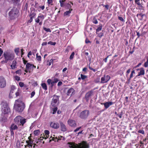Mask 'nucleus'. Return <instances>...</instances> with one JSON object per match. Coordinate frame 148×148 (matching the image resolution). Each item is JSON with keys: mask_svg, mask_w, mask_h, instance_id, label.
<instances>
[{"mask_svg": "<svg viewBox=\"0 0 148 148\" xmlns=\"http://www.w3.org/2000/svg\"><path fill=\"white\" fill-rule=\"evenodd\" d=\"M15 89V86H14L12 85L11 87V92L13 91Z\"/></svg>", "mask_w": 148, "mask_h": 148, "instance_id": "774afa93", "label": "nucleus"}, {"mask_svg": "<svg viewBox=\"0 0 148 148\" xmlns=\"http://www.w3.org/2000/svg\"><path fill=\"white\" fill-rule=\"evenodd\" d=\"M19 49L18 47L15 48L14 49V51L16 55H18V54L19 52Z\"/></svg>", "mask_w": 148, "mask_h": 148, "instance_id": "c9c22d12", "label": "nucleus"}, {"mask_svg": "<svg viewBox=\"0 0 148 148\" xmlns=\"http://www.w3.org/2000/svg\"><path fill=\"white\" fill-rule=\"evenodd\" d=\"M50 126L52 128L58 129L59 128L60 125L58 123L51 122L50 123Z\"/></svg>", "mask_w": 148, "mask_h": 148, "instance_id": "9b49d317", "label": "nucleus"}, {"mask_svg": "<svg viewBox=\"0 0 148 148\" xmlns=\"http://www.w3.org/2000/svg\"><path fill=\"white\" fill-rule=\"evenodd\" d=\"M35 91H34L32 92L31 93V96L30 97L31 98H32V97H33L34 96V95H35Z\"/></svg>", "mask_w": 148, "mask_h": 148, "instance_id": "680f3d73", "label": "nucleus"}, {"mask_svg": "<svg viewBox=\"0 0 148 148\" xmlns=\"http://www.w3.org/2000/svg\"><path fill=\"white\" fill-rule=\"evenodd\" d=\"M18 128V127L16 125H15L13 123L10 126V130H17Z\"/></svg>", "mask_w": 148, "mask_h": 148, "instance_id": "aec40b11", "label": "nucleus"}, {"mask_svg": "<svg viewBox=\"0 0 148 148\" xmlns=\"http://www.w3.org/2000/svg\"><path fill=\"white\" fill-rule=\"evenodd\" d=\"M16 146L18 147H20V141L18 140L16 143Z\"/></svg>", "mask_w": 148, "mask_h": 148, "instance_id": "338daca9", "label": "nucleus"}, {"mask_svg": "<svg viewBox=\"0 0 148 148\" xmlns=\"http://www.w3.org/2000/svg\"><path fill=\"white\" fill-rule=\"evenodd\" d=\"M17 64L16 61L15 60H14L12 62V64L10 66L12 69H14L17 68Z\"/></svg>", "mask_w": 148, "mask_h": 148, "instance_id": "a211bd4d", "label": "nucleus"}, {"mask_svg": "<svg viewBox=\"0 0 148 148\" xmlns=\"http://www.w3.org/2000/svg\"><path fill=\"white\" fill-rule=\"evenodd\" d=\"M13 3L14 5H18L20 2V0H11Z\"/></svg>", "mask_w": 148, "mask_h": 148, "instance_id": "4be33fe9", "label": "nucleus"}, {"mask_svg": "<svg viewBox=\"0 0 148 148\" xmlns=\"http://www.w3.org/2000/svg\"><path fill=\"white\" fill-rule=\"evenodd\" d=\"M74 91L75 90L73 88H71L67 91L66 94L67 95L69 96L71 93H73Z\"/></svg>", "mask_w": 148, "mask_h": 148, "instance_id": "5701e85b", "label": "nucleus"}, {"mask_svg": "<svg viewBox=\"0 0 148 148\" xmlns=\"http://www.w3.org/2000/svg\"><path fill=\"white\" fill-rule=\"evenodd\" d=\"M51 108V109L53 111L52 114H56L58 110V108L57 106L52 107Z\"/></svg>", "mask_w": 148, "mask_h": 148, "instance_id": "393cba45", "label": "nucleus"}, {"mask_svg": "<svg viewBox=\"0 0 148 148\" xmlns=\"http://www.w3.org/2000/svg\"><path fill=\"white\" fill-rule=\"evenodd\" d=\"M40 19L39 18H36L35 19V21L36 23H39V25H41L42 23V21L40 19Z\"/></svg>", "mask_w": 148, "mask_h": 148, "instance_id": "bb28decb", "label": "nucleus"}, {"mask_svg": "<svg viewBox=\"0 0 148 148\" xmlns=\"http://www.w3.org/2000/svg\"><path fill=\"white\" fill-rule=\"evenodd\" d=\"M67 123L71 127L75 128L77 126L76 122L73 119H69L67 121Z\"/></svg>", "mask_w": 148, "mask_h": 148, "instance_id": "1a4fd4ad", "label": "nucleus"}, {"mask_svg": "<svg viewBox=\"0 0 148 148\" xmlns=\"http://www.w3.org/2000/svg\"><path fill=\"white\" fill-rule=\"evenodd\" d=\"M86 29L87 30L88 32H89L90 31L89 29L90 30V31H91L92 30V27H90V26H88L86 27Z\"/></svg>", "mask_w": 148, "mask_h": 148, "instance_id": "5fc2aeb1", "label": "nucleus"}, {"mask_svg": "<svg viewBox=\"0 0 148 148\" xmlns=\"http://www.w3.org/2000/svg\"><path fill=\"white\" fill-rule=\"evenodd\" d=\"M36 68V66H34L32 64H31L30 63H27L26 65V69L25 70V71L26 73L29 72H30V71H29V69H31V68Z\"/></svg>", "mask_w": 148, "mask_h": 148, "instance_id": "6e6552de", "label": "nucleus"}, {"mask_svg": "<svg viewBox=\"0 0 148 148\" xmlns=\"http://www.w3.org/2000/svg\"><path fill=\"white\" fill-rule=\"evenodd\" d=\"M40 131L39 130H34V134L35 136H38L40 134Z\"/></svg>", "mask_w": 148, "mask_h": 148, "instance_id": "c756f323", "label": "nucleus"}, {"mask_svg": "<svg viewBox=\"0 0 148 148\" xmlns=\"http://www.w3.org/2000/svg\"><path fill=\"white\" fill-rule=\"evenodd\" d=\"M47 82L48 84L49 85L50 84H51V82H52V81L51 79H47Z\"/></svg>", "mask_w": 148, "mask_h": 148, "instance_id": "69168bd1", "label": "nucleus"}, {"mask_svg": "<svg viewBox=\"0 0 148 148\" xmlns=\"http://www.w3.org/2000/svg\"><path fill=\"white\" fill-rule=\"evenodd\" d=\"M102 28V25L100 24L98 26V27L96 29V32H99V31L101 30Z\"/></svg>", "mask_w": 148, "mask_h": 148, "instance_id": "2f4dec72", "label": "nucleus"}, {"mask_svg": "<svg viewBox=\"0 0 148 148\" xmlns=\"http://www.w3.org/2000/svg\"><path fill=\"white\" fill-rule=\"evenodd\" d=\"M18 84L19 86L21 87H23L24 86V84L23 82H20Z\"/></svg>", "mask_w": 148, "mask_h": 148, "instance_id": "864d4df0", "label": "nucleus"}, {"mask_svg": "<svg viewBox=\"0 0 148 148\" xmlns=\"http://www.w3.org/2000/svg\"><path fill=\"white\" fill-rule=\"evenodd\" d=\"M2 56L0 58V59H3L1 62V64L7 63L8 61H12L15 58V54L13 52L7 50L3 52V49L0 48V57Z\"/></svg>", "mask_w": 148, "mask_h": 148, "instance_id": "f257e3e1", "label": "nucleus"}, {"mask_svg": "<svg viewBox=\"0 0 148 148\" xmlns=\"http://www.w3.org/2000/svg\"><path fill=\"white\" fill-rule=\"evenodd\" d=\"M22 59L23 62V63H24V64H27L26 63L27 62V61L25 60L24 58H22Z\"/></svg>", "mask_w": 148, "mask_h": 148, "instance_id": "13d9d810", "label": "nucleus"}, {"mask_svg": "<svg viewBox=\"0 0 148 148\" xmlns=\"http://www.w3.org/2000/svg\"><path fill=\"white\" fill-rule=\"evenodd\" d=\"M66 0H60L59 1V2L60 4V6L62 7H64L65 5V3L64 2Z\"/></svg>", "mask_w": 148, "mask_h": 148, "instance_id": "b1692460", "label": "nucleus"}, {"mask_svg": "<svg viewBox=\"0 0 148 148\" xmlns=\"http://www.w3.org/2000/svg\"><path fill=\"white\" fill-rule=\"evenodd\" d=\"M102 5L103 7H105L107 10H108L109 9V5H104L102 4Z\"/></svg>", "mask_w": 148, "mask_h": 148, "instance_id": "8fccbe9b", "label": "nucleus"}, {"mask_svg": "<svg viewBox=\"0 0 148 148\" xmlns=\"http://www.w3.org/2000/svg\"><path fill=\"white\" fill-rule=\"evenodd\" d=\"M86 77H87V76L86 75H83L82 74H81V78L82 79H83V80Z\"/></svg>", "mask_w": 148, "mask_h": 148, "instance_id": "49530a36", "label": "nucleus"}, {"mask_svg": "<svg viewBox=\"0 0 148 148\" xmlns=\"http://www.w3.org/2000/svg\"><path fill=\"white\" fill-rule=\"evenodd\" d=\"M72 9H71V10H67L64 13V16H66L69 15V14L71 13V11H72Z\"/></svg>", "mask_w": 148, "mask_h": 148, "instance_id": "cd10ccee", "label": "nucleus"}, {"mask_svg": "<svg viewBox=\"0 0 148 148\" xmlns=\"http://www.w3.org/2000/svg\"><path fill=\"white\" fill-rule=\"evenodd\" d=\"M53 59H51L50 60H48L47 62V65L48 66L51 65V63H53Z\"/></svg>", "mask_w": 148, "mask_h": 148, "instance_id": "72a5a7b5", "label": "nucleus"}, {"mask_svg": "<svg viewBox=\"0 0 148 148\" xmlns=\"http://www.w3.org/2000/svg\"><path fill=\"white\" fill-rule=\"evenodd\" d=\"M44 133L45 134V136H49V132L48 130H45L44 131Z\"/></svg>", "mask_w": 148, "mask_h": 148, "instance_id": "a19ab883", "label": "nucleus"}, {"mask_svg": "<svg viewBox=\"0 0 148 148\" xmlns=\"http://www.w3.org/2000/svg\"><path fill=\"white\" fill-rule=\"evenodd\" d=\"M36 13L34 12H32V11H31L29 15V16L30 17H34L36 15Z\"/></svg>", "mask_w": 148, "mask_h": 148, "instance_id": "f704fd0d", "label": "nucleus"}, {"mask_svg": "<svg viewBox=\"0 0 148 148\" xmlns=\"http://www.w3.org/2000/svg\"><path fill=\"white\" fill-rule=\"evenodd\" d=\"M44 138V137H40V138L38 139V141L36 142V143H38V142H40V143H42V140H43V139Z\"/></svg>", "mask_w": 148, "mask_h": 148, "instance_id": "ea45409f", "label": "nucleus"}, {"mask_svg": "<svg viewBox=\"0 0 148 148\" xmlns=\"http://www.w3.org/2000/svg\"><path fill=\"white\" fill-rule=\"evenodd\" d=\"M110 77L108 75H107L106 76H104L101 77V82L102 83H106L110 80Z\"/></svg>", "mask_w": 148, "mask_h": 148, "instance_id": "f8f14e48", "label": "nucleus"}, {"mask_svg": "<svg viewBox=\"0 0 148 148\" xmlns=\"http://www.w3.org/2000/svg\"><path fill=\"white\" fill-rule=\"evenodd\" d=\"M114 103L112 101L106 102L105 103H101V104L104 105L105 108L106 109L108 108L110 106L113 105Z\"/></svg>", "mask_w": 148, "mask_h": 148, "instance_id": "4468645a", "label": "nucleus"}, {"mask_svg": "<svg viewBox=\"0 0 148 148\" xmlns=\"http://www.w3.org/2000/svg\"><path fill=\"white\" fill-rule=\"evenodd\" d=\"M15 73L16 74H21V69H19L16 71Z\"/></svg>", "mask_w": 148, "mask_h": 148, "instance_id": "0e129e2a", "label": "nucleus"}, {"mask_svg": "<svg viewBox=\"0 0 148 148\" xmlns=\"http://www.w3.org/2000/svg\"><path fill=\"white\" fill-rule=\"evenodd\" d=\"M6 85V82L4 78L2 76L0 77V88H4Z\"/></svg>", "mask_w": 148, "mask_h": 148, "instance_id": "9d476101", "label": "nucleus"}, {"mask_svg": "<svg viewBox=\"0 0 148 148\" xmlns=\"http://www.w3.org/2000/svg\"><path fill=\"white\" fill-rule=\"evenodd\" d=\"M96 33L97 34V36L100 38H101L103 35V33L102 32L100 33L99 32H96Z\"/></svg>", "mask_w": 148, "mask_h": 148, "instance_id": "4c0bfd02", "label": "nucleus"}, {"mask_svg": "<svg viewBox=\"0 0 148 148\" xmlns=\"http://www.w3.org/2000/svg\"><path fill=\"white\" fill-rule=\"evenodd\" d=\"M1 105L2 109V113L1 116H3V114H8L10 111V109L8 107L7 103L5 101H2Z\"/></svg>", "mask_w": 148, "mask_h": 148, "instance_id": "20e7f679", "label": "nucleus"}, {"mask_svg": "<svg viewBox=\"0 0 148 148\" xmlns=\"http://www.w3.org/2000/svg\"><path fill=\"white\" fill-rule=\"evenodd\" d=\"M22 117L20 116H16L14 119V122L16 124L18 125Z\"/></svg>", "mask_w": 148, "mask_h": 148, "instance_id": "2eb2a0df", "label": "nucleus"}, {"mask_svg": "<svg viewBox=\"0 0 148 148\" xmlns=\"http://www.w3.org/2000/svg\"><path fill=\"white\" fill-rule=\"evenodd\" d=\"M60 96L54 95L53 96V98L52 99L51 104L50 107L51 108L52 107L57 106L59 102V98Z\"/></svg>", "mask_w": 148, "mask_h": 148, "instance_id": "39448f33", "label": "nucleus"}, {"mask_svg": "<svg viewBox=\"0 0 148 148\" xmlns=\"http://www.w3.org/2000/svg\"><path fill=\"white\" fill-rule=\"evenodd\" d=\"M74 55L75 53L74 52H73L70 56L69 59L70 60H71L73 59Z\"/></svg>", "mask_w": 148, "mask_h": 148, "instance_id": "79ce46f5", "label": "nucleus"}, {"mask_svg": "<svg viewBox=\"0 0 148 148\" xmlns=\"http://www.w3.org/2000/svg\"><path fill=\"white\" fill-rule=\"evenodd\" d=\"M26 122V120L23 117L22 118L19 124H18L19 125H21L23 126L24 124Z\"/></svg>", "mask_w": 148, "mask_h": 148, "instance_id": "6ab92c4d", "label": "nucleus"}, {"mask_svg": "<svg viewBox=\"0 0 148 148\" xmlns=\"http://www.w3.org/2000/svg\"><path fill=\"white\" fill-rule=\"evenodd\" d=\"M28 3H26L25 5L24 8V10H25L26 11L27 10L28 8Z\"/></svg>", "mask_w": 148, "mask_h": 148, "instance_id": "052dcab7", "label": "nucleus"}, {"mask_svg": "<svg viewBox=\"0 0 148 148\" xmlns=\"http://www.w3.org/2000/svg\"><path fill=\"white\" fill-rule=\"evenodd\" d=\"M47 3L49 5H53V1L52 0H47Z\"/></svg>", "mask_w": 148, "mask_h": 148, "instance_id": "3c124183", "label": "nucleus"}, {"mask_svg": "<svg viewBox=\"0 0 148 148\" xmlns=\"http://www.w3.org/2000/svg\"><path fill=\"white\" fill-rule=\"evenodd\" d=\"M64 7L67 10H71V9H72L71 6V4L69 3H66Z\"/></svg>", "mask_w": 148, "mask_h": 148, "instance_id": "a878e982", "label": "nucleus"}, {"mask_svg": "<svg viewBox=\"0 0 148 148\" xmlns=\"http://www.w3.org/2000/svg\"><path fill=\"white\" fill-rule=\"evenodd\" d=\"M19 11L15 7H13L8 13L9 17L11 20H14L19 16Z\"/></svg>", "mask_w": 148, "mask_h": 148, "instance_id": "7ed1b4c3", "label": "nucleus"}, {"mask_svg": "<svg viewBox=\"0 0 148 148\" xmlns=\"http://www.w3.org/2000/svg\"><path fill=\"white\" fill-rule=\"evenodd\" d=\"M38 53H36V59L38 62H40L41 61V57L40 56H38Z\"/></svg>", "mask_w": 148, "mask_h": 148, "instance_id": "c85d7f7f", "label": "nucleus"}, {"mask_svg": "<svg viewBox=\"0 0 148 148\" xmlns=\"http://www.w3.org/2000/svg\"><path fill=\"white\" fill-rule=\"evenodd\" d=\"M136 70L137 71H140V72L138 73V74L136 77H138L141 75H143L145 74V71L144 68H141L140 69H137Z\"/></svg>", "mask_w": 148, "mask_h": 148, "instance_id": "ddd939ff", "label": "nucleus"}, {"mask_svg": "<svg viewBox=\"0 0 148 148\" xmlns=\"http://www.w3.org/2000/svg\"><path fill=\"white\" fill-rule=\"evenodd\" d=\"M131 71V69H129L127 70V71L126 72V77L127 78L128 77V74L130 73V72Z\"/></svg>", "mask_w": 148, "mask_h": 148, "instance_id": "37998d69", "label": "nucleus"}, {"mask_svg": "<svg viewBox=\"0 0 148 148\" xmlns=\"http://www.w3.org/2000/svg\"><path fill=\"white\" fill-rule=\"evenodd\" d=\"M92 95V92L91 91L88 92L86 94L85 97L87 101H88L89 100L90 98L91 97Z\"/></svg>", "mask_w": 148, "mask_h": 148, "instance_id": "f3484780", "label": "nucleus"}, {"mask_svg": "<svg viewBox=\"0 0 148 148\" xmlns=\"http://www.w3.org/2000/svg\"><path fill=\"white\" fill-rule=\"evenodd\" d=\"M42 88L45 90H47V86L45 83H42L41 84Z\"/></svg>", "mask_w": 148, "mask_h": 148, "instance_id": "7c9ffc66", "label": "nucleus"}, {"mask_svg": "<svg viewBox=\"0 0 148 148\" xmlns=\"http://www.w3.org/2000/svg\"><path fill=\"white\" fill-rule=\"evenodd\" d=\"M89 113V111L88 110H85L80 113L79 116L81 119H85L88 117Z\"/></svg>", "mask_w": 148, "mask_h": 148, "instance_id": "423d86ee", "label": "nucleus"}, {"mask_svg": "<svg viewBox=\"0 0 148 148\" xmlns=\"http://www.w3.org/2000/svg\"><path fill=\"white\" fill-rule=\"evenodd\" d=\"M135 71L134 70H132L131 71L130 77L128 78H127V81H128L129 82H130V81L131 80V79L133 77L134 74H135Z\"/></svg>", "mask_w": 148, "mask_h": 148, "instance_id": "412c9836", "label": "nucleus"}, {"mask_svg": "<svg viewBox=\"0 0 148 148\" xmlns=\"http://www.w3.org/2000/svg\"><path fill=\"white\" fill-rule=\"evenodd\" d=\"M32 146V145L29 144H27L26 145H25V147H26V148H31Z\"/></svg>", "mask_w": 148, "mask_h": 148, "instance_id": "c03bdc74", "label": "nucleus"}, {"mask_svg": "<svg viewBox=\"0 0 148 148\" xmlns=\"http://www.w3.org/2000/svg\"><path fill=\"white\" fill-rule=\"evenodd\" d=\"M38 16V18H39L40 19H41V20L42 21L43 20L44 18V16L43 15H42L41 14H40Z\"/></svg>", "mask_w": 148, "mask_h": 148, "instance_id": "e433bc0d", "label": "nucleus"}, {"mask_svg": "<svg viewBox=\"0 0 148 148\" xmlns=\"http://www.w3.org/2000/svg\"><path fill=\"white\" fill-rule=\"evenodd\" d=\"M43 29L46 32H51V31L49 28H47L46 27H44Z\"/></svg>", "mask_w": 148, "mask_h": 148, "instance_id": "a18cd8bd", "label": "nucleus"}, {"mask_svg": "<svg viewBox=\"0 0 148 148\" xmlns=\"http://www.w3.org/2000/svg\"><path fill=\"white\" fill-rule=\"evenodd\" d=\"M111 56V55H108V56H107L106 58H105L104 59H103V61L105 62H107L108 58V57L109 56Z\"/></svg>", "mask_w": 148, "mask_h": 148, "instance_id": "bf43d9fd", "label": "nucleus"}, {"mask_svg": "<svg viewBox=\"0 0 148 148\" xmlns=\"http://www.w3.org/2000/svg\"><path fill=\"white\" fill-rule=\"evenodd\" d=\"M118 19L120 20L121 21L124 22H125V20L124 19L121 17L119 16L118 17Z\"/></svg>", "mask_w": 148, "mask_h": 148, "instance_id": "de8ad7c7", "label": "nucleus"}, {"mask_svg": "<svg viewBox=\"0 0 148 148\" xmlns=\"http://www.w3.org/2000/svg\"><path fill=\"white\" fill-rule=\"evenodd\" d=\"M15 80L17 81H19L20 80V77L18 76H16L15 77Z\"/></svg>", "mask_w": 148, "mask_h": 148, "instance_id": "4d7b16f0", "label": "nucleus"}, {"mask_svg": "<svg viewBox=\"0 0 148 148\" xmlns=\"http://www.w3.org/2000/svg\"><path fill=\"white\" fill-rule=\"evenodd\" d=\"M144 66L145 67H147L148 66V62H145L144 64Z\"/></svg>", "mask_w": 148, "mask_h": 148, "instance_id": "e2e57ef3", "label": "nucleus"}, {"mask_svg": "<svg viewBox=\"0 0 148 148\" xmlns=\"http://www.w3.org/2000/svg\"><path fill=\"white\" fill-rule=\"evenodd\" d=\"M144 14H142V13H140V14H138L137 15V16L138 17V16H140L141 18L142 19L143 18V16H144Z\"/></svg>", "mask_w": 148, "mask_h": 148, "instance_id": "603ef678", "label": "nucleus"}, {"mask_svg": "<svg viewBox=\"0 0 148 148\" xmlns=\"http://www.w3.org/2000/svg\"><path fill=\"white\" fill-rule=\"evenodd\" d=\"M16 110V111L21 112L23 111L25 107V105L24 103H22L21 104H17L15 106Z\"/></svg>", "mask_w": 148, "mask_h": 148, "instance_id": "0eeeda50", "label": "nucleus"}, {"mask_svg": "<svg viewBox=\"0 0 148 148\" xmlns=\"http://www.w3.org/2000/svg\"><path fill=\"white\" fill-rule=\"evenodd\" d=\"M128 97H126L125 98V101L124 102V104L125 105H126L128 102Z\"/></svg>", "mask_w": 148, "mask_h": 148, "instance_id": "58836bf2", "label": "nucleus"}, {"mask_svg": "<svg viewBox=\"0 0 148 148\" xmlns=\"http://www.w3.org/2000/svg\"><path fill=\"white\" fill-rule=\"evenodd\" d=\"M56 42H53L52 41H50L48 42V44H50L51 45H55L56 44Z\"/></svg>", "mask_w": 148, "mask_h": 148, "instance_id": "09e8293b", "label": "nucleus"}, {"mask_svg": "<svg viewBox=\"0 0 148 148\" xmlns=\"http://www.w3.org/2000/svg\"><path fill=\"white\" fill-rule=\"evenodd\" d=\"M67 144L69 145L70 148H88L89 147L88 145L84 141L78 144L73 142H69Z\"/></svg>", "mask_w": 148, "mask_h": 148, "instance_id": "f03ea898", "label": "nucleus"}, {"mask_svg": "<svg viewBox=\"0 0 148 148\" xmlns=\"http://www.w3.org/2000/svg\"><path fill=\"white\" fill-rule=\"evenodd\" d=\"M60 123L61 128V130L64 132L66 131L67 129L65 125L62 122H60Z\"/></svg>", "mask_w": 148, "mask_h": 148, "instance_id": "dca6fc26", "label": "nucleus"}, {"mask_svg": "<svg viewBox=\"0 0 148 148\" xmlns=\"http://www.w3.org/2000/svg\"><path fill=\"white\" fill-rule=\"evenodd\" d=\"M28 138L29 139V140H28L26 141V143L27 144H29L32 145V144L33 142V140H32L30 138L29 139V137Z\"/></svg>", "mask_w": 148, "mask_h": 148, "instance_id": "473e14b6", "label": "nucleus"}, {"mask_svg": "<svg viewBox=\"0 0 148 148\" xmlns=\"http://www.w3.org/2000/svg\"><path fill=\"white\" fill-rule=\"evenodd\" d=\"M138 133H141L143 134H145V132L143 130H139L138 131Z\"/></svg>", "mask_w": 148, "mask_h": 148, "instance_id": "6e6d98bb", "label": "nucleus"}]
</instances>
